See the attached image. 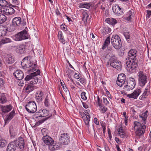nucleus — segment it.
Here are the masks:
<instances>
[{
	"mask_svg": "<svg viewBox=\"0 0 151 151\" xmlns=\"http://www.w3.org/2000/svg\"><path fill=\"white\" fill-rule=\"evenodd\" d=\"M137 51L134 49L131 50L128 52V57L126 58L125 67L130 73L137 71L136 68L138 66L137 60L136 59Z\"/></svg>",
	"mask_w": 151,
	"mask_h": 151,
	"instance_id": "obj_1",
	"label": "nucleus"
},
{
	"mask_svg": "<svg viewBox=\"0 0 151 151\" xmlns=\"http://www.w3.org/2000/svg\"><path fill=\"white\" fill-rule=\"evenodd\" d=\"M139 118L141 119L140 122L134 121V125L135 129L136 128L135 131L136 135L140 137L142 136L145 133L146 129V126L145 124L146 123L147 117L145 116V114H142L139 115Z\"/></svg>",
	"mask_w": 151,
	"mask_h": 151,
	"instance_id": "obj_2",
	"label": "nucleus"
},
{
	"mask_svg": "<svg viewBox=\"0 0 151 151\" xmlns=\"http://www.w3.org/2000/svg\"><path fill=\"white\" fill-rule=\"evenodd\" d=\"M106 65V66L109 67L111 66L119 70L121 69V63L119 62L117 57L115 55H112L111 56Z\"/></svg>",
	"mask_w": 151,
	"mask_h": 151,
	"instance_id": "obj_3",
	"label": "nucleus"
},
{
	"mask_svg": "<svg viewBox=\"0 0 151 151\" xmlns=\"http://www.w3.org/2000/svg\"><path fill=\"white\" fill-rule=\"evenodd\" d=\"M111 43L116 49H119L122 47V44L120 38L117 35L112 36L111 39Z\"/></svg>",
	"mask_w": 151,
	"mask_h": 151,
	"instance_id": "obj_4",
	"label": "nucleus"
},
{
	"mask_svg": "<svg viewBox=\"0 0 151 151\" xmlns=\"http://www.w3.org/2000/svg\"><path fill=\"white\" fill-rule=\"evenodd\" d=\"M25 109L28 112L34 113L36 111L37 107L36 103L34 101H31L26 105Z\"/></svg>",
	"mask_w": 151,
	"mask_h": 151,
	"instance_id": "obj_5",
	"label": "nucleus"
},
{
	"mask_svg": "<svg viewBox=\"0 0 151 151\" xmlns=\"http://www.w3.org/2000/svg\"><path fill=\"white\" fill-rule=\"evenodd\" d=\"M138 75L139 86L141 87L144 86L147 82V76L142 71L139 72Z\"/></svg>",
	"mask_w": 151,
	"mask_h": 151,
	"instance_id": "obj_6",
	"label": "nucleus"
},
{
	"mask_svg": "<svg viewBox=\"0 0 151 151\" xmlns=\"http://www.w3.org/2000/svg\"><path fill=\"white\" fill-rule=\"evenodd\" d=\"M70 138L68 134L64 133L60 135L59 140L61 143L66 145L69 143Z\"/></svg>",
	"mask_w": 151,
	"mask_h": 151,
	"instance_id": "obj_7",
	"label": "nucleus"
},
{
	"mask_svg": "<svg viewBox=\"0 0 151 151\" xmlns=\"http://www.w3.org/2000/svg\"><path fill=\"white\" fill-rule=\"evenodd\" d=\"M49 115V117L51 116V114H50L49 111L46 109H44L39 110L38 112L36 113L35 116V118H38L39 117H45Z\"/></svg>",
	"mask_w": 151,
	"mask_h": 151,
	"instance_id": "obj_8",
	"label": "nucleus"
},
{
	"mask_svg": "<svg viewBox=\"0 0 151 151\" xmlns=\"http://www.w3.org/2000/svg\"><path fill=\"white\" fill-rule=\"evenodd\" d=\"M130 79L127 84L124 86V89L127 91H130L133 89L135 86L136 83L134 82V78H131Z\"/></svg>",
	"mask_w": 151,
	"mask_h": 151,
	"instance_id": "obj_9",
	"label": "nucleus"
},
{
	"mask_svg": "<svg viewBox=\"0 0 151 151\" xmlns=\"http://www.w3.org/2000/svg\"><path fill=\"white\" fill-rule=\"evenodd\" d=\"M46 135L42 137V140L46 144V145L49 146H51L54 143V141L53 139L50 137L48 136L46 134L43 133V135Z\"/></svg>",
	"mask_w": 151,
	"mask_h": 151,
	"instance_id": "obj_10",
	"label": "nucleus"
},
{
	"mask_svg": "<svg viewBox=\"0 0 151 151\" xmlns=\"http://www.w3.org/2000/svg\"><path fill=\"white\" fill-rule=\"evenodd\" d=\"M141 92L142 91L141 89L137 88L135 89L132 93L130 94H127V97L130 98L137 99Z\"/></svg>",
	"mask_w": 151,
	"mask_h": 151,
	"instance_id": "obj_11",
	"label": "nucleus"
},
{
	"mask_svg": "<svg viewBox=\"0 0 151 151\" xmlns=\"http://www.w3.org/2000/svg\"><path fill=\"white\" fill-rule=\"evenodd\" d=\"M113 12L117 15L122 14L124 13L123 9L120 8L119 6L117 4H114L112 6V8Z\"/></svg>",
	"mask_w": 151,
	"mask_h": 151,
	"instance_id": "obj_12",
	"label": "nucleus"
},
{
	"mask_svg": "<svg viewBox=\"0 0 151 151\" xmlns=\"http://www.w3.org/2000/svg\"><path fill=\"white\" fill-rule=\"evenodd\" d=\"M79 113L83 120L86 125L87 127H88L89 126V122L90 121V118L89 114L88 115L87 114L86 115L83 112H80Z\"/></svg>",
	"mask_w": 151,
	"mask_h": 151,
	"instance_id": "obj_13",
	"label": "nucleus"
},
{
	"mask_svg": "<svg viewBox=\"0 0 151 151\" xmlns=\"http://www.w3.org/2000/svg\"><path fill=\"white\" fill-rule=\"evenodd\" d=\"M28 58L27 57L24 58L22 60L21 62V65L23 68H29L31 67L32 63L28 60Z\"/></svg>",
	"mask_w": 151,
	"mask_h": 151,
	"instance_id": "obj_14",
	"label": "nucleus"
},
{
	"mask_svg": "<svg viewBox=\"0 0 151 151\" xmlns=\"http://www.w3.org/2000/svg\"><path fill=\"white\" fill-rule=\"evenodd\" d=\"M3 11L7 15L13 14L15 12L14 10L12 7L9 6H4Z\"/></svg>",
	"mask_w": 151,
	"mask_h": 151,
	"instance_id": "obj_15",
	"label": "nucleus"
},
{
	"mask_svg": "<svg viewBox=\"0 0 151 151\" xmlns=\"http://www.w3.org/2000/svg\"><path fill=\"white\" fill-rule=\"evenodd\" d=\"M6 64H11L14 62V56L11 54L6 55L5 60Z\"/></svg>",
	"mask_w": 151,
	"mask_h": 151,
	"instance_id": "obj_16",
	"label": "nucleus"
},
{
	"mask_svg": "<svg viewBox=\"0 0 151 151\" xmlns=\"http://www.w3.org/2000/svg\"><path fill=\"white\" fill-rule=\"evenodd\" d=\"M14 141L15 142L17 146H18L20 149H23L24 148V139L22 137H19L17 139L14 140Z\"/></svg>",
	"mask_w": 151,
	"mask_h": 151,
	"instance_id": "obj_17",
	"label": "nucleus"
},
{
	"mask_svg": "<svg viewBox=\"0 0 151 151\" xmlns=\"http://www.w3.org/2000/svg\"><path fill=\"white\" fill-rule=\"evenodd\" d=\"M17 147V145H16L15 141H13L10 143L8 145L6 150L7 151H15Z\"/></svg>",
	"mask_w": 151,
	"mask_h": 151,
	"instance_id": "obj_18",
	"label": "nucleus"
},
{
	"mask_svg": "<svg viewBox=\"0 0 151 151\" xmlns=\"http://www.w3.org/2000/svg\"><path fill=\"white\" fill-rule=\"evenodd\" d=\"M14 76L18 80H21L24 77L22 71L19 70H17L13 73Z\"/></svg>",
	"mask_w": 151,
	"mask_h": 151,
	"instance_id": "obj_19",
	"label": "nucleus"
},
{
	"mask_svg": "<svg viewBox=\"0 0 151 151\" xmlns=\"http://www.w3.org/2000/svg\"><path fill=\"white\" fill-rule=\"evenodd\" d=\"M40 73V71L39 70H37V71L35 72L31 73L30 75H27L25 78L26 81H27L31 79H33L32 78L37 75H39Z\"/></svg>",
	"mask_w": 151,
	"mask_h": 151,
	"instance_id": "obj_20",
	"label": "nucleus"
},
{
	"mask_svg": "<svg viewBox=\"0 0 151 151\" xmlns=\"http://www.w3.org/2000/svg\"><path fill=\"white\" fill-rule=\"evenodd\" d=\"M149 89L150 87L148 86L145 88L143 93L139 97L140 99L143 100L147 97L149 93Z\"/></svg>",
	"mask_w": 151,
	"mask_h": 151,
	"instance_id": "obj_21",
	"label": "nucleus"
},
{
	"mask_svg": "<svg viewBox=\"0 0 151 151\" xmlns=\"http://www.w3.org/2000/svg\"><path fill=\"white\" fill-rule=\"evenodd\" d=\"M43 93L41 91H39L37 92L35 98L38 102H40L42 101L43 98Z\"/></svg>",
	"mask_w": 151,
	"mask_h": 151,
	"instance_id": "obj_22",
	"label": "nucleus"
},
{
	"mask_svg": "<svg viewBox=\"0 0 151 151\" xmlns=\"http://www.w3.org/2000/svg\"><path fill=\"white\" fill-rule=\"evenodd\" d=\"M118 135L121 138H126L127 137V133L124 131L122 127H121L118 129Z\"/></svg>",
	"mask_w": 151,
	"mask_h": 151,
	"instance_id": "obj_23",
	"label": "nucleus"
},
{
	"mask_svg": "<svg viewBox=\"0 0 151 151\" xmlns=\"http://www.w3.org/2000/svg\"><path fill=\"white\" fill-rule=\"evenodd\" d=\"M8 28L6 26H0V36H5Z\"/></svg>",
	"mask_w": 151,
	"mask_h": 151,
	"instance_id": "obj_24",
	"label": "nucleus"
},
{
	"mask_svg": "<svg viewBox=\"0 0 151 151\" xmlns=\"http://www.w3.org/2000/svg\"><path fill=\"white\" fill-rule=\"evenodd\" d=\"M27 30V28L26 27L24 30L20 32L23 40L27 39L29 37V35Z\"/></svg>",
	"mask_w": 151,
	"mask_h": 151,
	"instance_id": "obj_25",
	"label": "nucleus"
},
{
	"mask_svg": "<svg viewBox=\"0 0 151 151\" xmlns=\"http://www.w3.org/2000/svg\"><path fill=\"white\" fill-rule=\"evenodd\" d=\"M21 22V19L20 17H15L12 20V24L15 26L20 25Z\"/></svg>",
	"mask_w": 151,
	"mask_h": 151,
	"instance_id": "obj_26",
	"label": "nucleus"
},
{
	"mask_svg": "<svg viewBox=\"0 0 151 151\" xmlns=\"http://www.w3.org/2000/svg\"><path fill=\"white\" fill-rule=\"evenodd\" d=\"M15 111L13 110L11 112L9 113L6 117V119L5 120V123L9 121L12 119L13 117L15 116Z\"/></svg>",
	"mask_w": 151,
	"mask_h": 151,
	"instance_id": "obj_27",
	"label": "nucleus"
},
{
	"mask_svg": "<svg viewBox=\"0 0 151 151\" xmlns=\"http://www.w3.org/2000/svg\"><path fill=\"white\" fill-rule=\"evenodd\" d=\"M2 110L4 113H6L12 109V106L11 105H7L6 106H2Z\"/></svg>",
	"mask_w": 151,
	"mask_h": 151,
	"instance_id": "obj_28",
	"label": "nucleus"
},
{
	"mask_svg": "<svg viewBox=\"0 0 151 151\" xmlns=\"http://www.w3.org/2000/svg\"><path fill=\"white\" fill-rule=\"evenodd\" d=\"M133 10L129 11L127 14V17H126L125 19L128 21L130 22L131 21L132 17H133Z\"/></svg>",
	"mask_w": 151,
	"mask_h": 151,
	"instance_id": "obj_29",
	"label": "nucleus"
},
{
	"mask_svg": "<svg viewBox=\"0 0 151 151\" xmlns=\"http://www.w3.org/2000/svg\"><path fill=\"white\" fill-rule=\"evenodd\" d=\"M34 90V86L33 85L30 83V82L29 84L25 88L26 92L28 93L31 92L32 91Z\"/></svg>",
	"mask_w": 151,
	"mask_h": 151,
	"instance_id": "obj_30",
	"label": "nucleus"
},
{
	"mask_svg": "<svg viewBox=\"0 0 151 151\" xmlns=\"http://www.w3.org/2000/svg\"><path fill=\"white\" fill-rule=\"evenodd\" d=\"M106 22L109 24L111 25H114L117 23L116 20L115 19L112 18L106 19Z\"/></svg>",
	"mask_w": 151,
	"mask_h": 151,
	"instance_id": "obj_31",
	"label": "nucleus"
},
{
	"mask_svg": "<svg viewBox=\"0 0 151 151\" xmlns=\"http://www.w3.org/2000/svg\"><path fill=\"white\" fill-rule=\"evenodd\" d=\"M17 51L20 54H22L25 52V46L24 45H20Z\"/></svg>",
	"mask_w": 151,
	"mask_h": 151,
	"instance_id": "obj_32",
	"label": "nucleus"
},
{
	"mask_svg": "<svg viewBox=\"0 0 151 151\" xmlns=\"http://www.w3.org/2000/svg\"><path fill=\"white\" fill-rule=\"evenodd\" d=\"M110 37L109 36L107 37L102 47L103 50L105 49L110 43Z\"/></svg>",
	"mask_w": 151,
	"mask_h": 151,
	"instance_id": "obj_33",
	"label": "nucleus"
},
{
	"mask_svg": "<svg viewBox=\"0 0 151 151\" xmlns=\"http://www.w3.org/2000/svg\"><path fill=\"white\" fill-rule=\"evenodd\" d=\"M14 39L16 41H21L23 40L20 32L15 35L14 37Z\"/></svg>",
	"mask_w": 151,
	"mask_h": 151,
	"instance_id": "obj_34",
	"label": "nucleus"
},
{
	"mask_svg": "<svg viewBox=\"0 0 151 151\" xmlns=\"http://www.w3.org/2000/svg\"><path fill=\"white\" fill-rule=\"evenodd\" d=\"M91 4L90 3H81L80 5V8H85L87 9L90 8V7Z\"/></svg>",
	"mask_w": 151,
	"mask_h": 151,
	"instance_id": "obj_35",
	"label": "nucleus"
},
{
	"mask_svg": "<svg viewBox=\"0 0 151 151\" xmlns=\"http://www.w3.org/2000/svg\"><path fill=\"white\" fill-rule=\"evenodd\" d=\"M51 99V96L50 95H47L45 99V104L46 106H48L49 105V102Z\"/></svg>",
	"mask_w": 151,
	"mask_h": 151,
	"instance_id": "obj_36",
	"label": "nucleus"
},
{
	"mask_svg": "<svg viewBox=\"0 0 151 151\" xmlns=\"http://www.w3.org/2000/svg\"><path fill=\"white\" fill-rule=\"evenodd\" d=\"M6 20V16L1 13H0V24H1L5 22Z\"/></svg>",
	"mask_w": 151,
	"mask_h": 151,
	"instance_id": "obj_37",
	"label": "nucleus"
},
{
	"mask_svg": "<svg viewBox=\"0 0 151 151\" xmlns=\"http://www.w3.org/2000/svg\"><path fill=\"white\" fill-rule=\"evenodd\" d=\"M58 37L59 39L63 44H64L65 43V40L64 39V37L62 35V32L60 31H59L58 32Z\"/></svg>",
	"mask_w": 151,
	"mask_h": 151,
	"instance_id": "obj_38",
	"label": "nucleus"
},
{
	"mask_svg": "<svg viewBox=\"0 0 151 151\" xmlns=\"http://www.w3.org/2000/svg\"><path fill=\"white\" fill-rule=\"evenodd\" d=\"M111 29L108 27H105L102 30V32L104 35H105L110 32Z\"/></svg>",
	"mask_w": 151,
	"mask_h": 151,
	"instance_id": "obj_39",
	"label": "nucleus"
},
{
	"mask_svg": "<svg viewBox=\"0 0 151 151\" xmlns=\"http://www.w3.org/2000/svg\"><path fill=\"white\" fill-rule=\"evenodd\" d=\"M125 80H122V79L117 78V80L116 81V84L119 86L121 87L124 83Z\"/></svg>",
	"mask_w": 151,
	"mask_h": 151,
	"instance_id": "obj_40",
	"label": "nucleus"
},
{
	"mask_svg": "<svg viewBox=\"0 0 151 151\" xmlns=\"http://www.w3.org/2000/svg\"><path fill=\"white\" fill-rule=\"evenodd\" d=\"M108 50L109 51V52L107 55V56L110 57L112 56V55H115L114 54V50L113 49H112L111 47H109L108 48Z\"/></svg>",
	"mask_w": 151,
	"mask_h": 151,
	"instance_id": "obj_41",
	"label": "nucleus"
},
{
	"mask_svg": "<svg viewBox=\"0 0 151 151\" xmlns=\"http://www.w3.org/2000/svg\"><path fill=\"white\" fill-rule=\"evenodd\" d=\"M6 100L5 96L4 94L0 95V103L3 104L6 102Z\"/></svg>",
	"mask_w": 151,
	"mask_h": 151,
	"instance_id": "obj_42",
	"label": "nucleus"
},
{
	"mask_svg": "<svg viewBox=\"0 0 151 151\" xmlns=\"http://www.w3.org/2000/svg\"><path fill=\"white\" fill-rule=\"evenodd\" d=\"M83 17L82 18V20L84 21V22H86L89 17L88 14L86 12H83Z\"/></svg>",
	"mask_w": 151,
	"mask_h": 151,
	"instance_id": "obj_43",
	"label": "nucleus"
},
{
	"mask_svg": "<svg viewBox=\"0 0 151 151\" xmlns=\"http://www.w3.org/2000/svg\"><path fill=\"white\" fill-rule=\"evenodd\" d=\"M12 42L11 40L8 38H5L1 40V42L3 44H5Z\"/></svg>",
	"mask_w": 151,
	"mask_h": 151,
	"instance_id": "obj_44",
	"label": "nucleus"
},
{
	"mask_svg": "<svg viewBox=\"0 0 151 151\" xmlns=\"http://www.w3.org/2000/svg\"><path fill=\"white\" fill-rule=\"evenodd\" d=\"M39 79L37 78H34L31 81H30V83L32 85L37 83L39 81Z\"/></svg>",
	"mask_w": 151,
	"mask_h": 151,
	"instance_id": "obj_45",
	"label": "nucleus"
},
{
	"mask_svg": "<svg viewBox=\"0 0 151 151\" xmlns=\"http://www.w3.org/2000/svg\"><path fill=\"white\" fill-rule=\"evenodd\" d=\"M124 35L127 41H129V32H124Z\"/></svg>",
	"mask_w": 151,
	"mask_h": 151,
	"instance_id": "obj_46",
	"label": "nucleus"
},
{
	"mask_svg": "<svg viewBox=\"0 0 151 151\" xmlns=\"http://www.w3.org/2000/svg\"><path fill=\"white\" fill-rule=\"evenodd\" d=\"M30 68H31L30 69V71L32 72L36 70V65L35 64H33L32 63V65Z\"/></svg>",
	"mask_w": 151,
	"mask_h": 151,
	"instance_id": "obj_47",
	"label": "nucleus"
},
{
	"mask_svg": "<svg viewBox=\"0 0 151 151\" xmlns=\"http://www.w3.org/2000/svg\"><path fill=\"white\" fill-rule=\"evenodd\" d=\"M100 110L102 113H105L107 110V108L105 106L103 107L101 104V107H100Z\"/></svg>",
	"mask_w": 151,
	"mask_h": 151,
	"instance_id": "obj_48",
	"label": "nucleus"
},
{
	"mask_svg": "<svg viewBox=\"0 0 151 151\" xmlns=\"http://www.w3.org/2000/svg\"><path fill=\"white\" fill-rule=\"evenodd\" d=\"M81 98L84 100H85L87 99V98L86 96V93L84 92H82L81 93Z\"/></svg>",
	"mask_w": 151,
	"mask_h": 151,
	"instance_id": "obj_49",
	"label": "nucleus"
},
{
	"mask_svg": "<svg viewBox=\"0 0 151 151\" xmlns=\"http://www.w3.org/2000/svg\"><path fill=\"white\" fill-rule=\"evenodd\" d=\"M117 78L122 79V80H125V76L124 74L123 73L120 74L118 75V76L117 77Z\"/></svg>",
	"mask_w": 151,
	"mask_h": 151,
	"instance_id": "obj_50",
	"label": "nucleus"
},
{
	"mask_svg": "<svg viewBox=\"0 0 151 151\" xmlns=\"http://www.w3.org/2000/svg\"><path fill=\"white\" fill-rule=\"evenodd\" d=\"M69 84L70 87L72 89H74L75 88V84L73 81L71 82H69Z\"/></svg>",
	"mask_w": 151,
	"mask_h": 151,
	"instance_id": "obj_51",
	"label": "nucleus"
},
{
	"mask_svg": "<svg viewBox=\"0 0 151 151\" xmlns=\"http://www.w3.org/2000/svg\"><path fill=\"white\" fill-rule=\"evenodd\" d=\"M9 130L10 134H13L15 132V128H14L13 126H11L9 127Z\"/></svg>",
	"mask_w": 151,
	"mask_h": 151,
	"instance_id": "obj_52",
	"label": "nucleus"
},
{
	"mask_svg": "<svg viewBox=\"0 0 151 151\" xmlns=\"http://www.w3.org/2000/svg\"><path fill=\"white\" fill-rule=\"evenodd\" d=\"M45 120H46V119H43L41 120H40L37 122V125H39L40 124H41Z\"/></svg>",
	"mask_w": 151,
	"mask_h": 151,
	"instance_id": "obj_53",
	"label": "nucleus"
},
{
	"mask_svg": "<svg viewBox=\"0 0 151 151\" xmlns=\"http://www.w3.org/2000/svg\"><path fill=\"white\" fill-rule=\"evenodd\" d=\"M55 13L57 15L60 16L61 15V13L57 7V8L55 10Z\"/></svg>",
	"mask_w": 151,
	"mask_h": 151,
	"instance_id": "obj_54",
	"label": "nucleus"
},
{
	"mask_svg": "<svg viewBox=\"0 0 151 151\" xmlns=\"http://www.w3.org/2000/svg\"><path fill=\"white\" fill-rule=\"evenodd\" d=\"M4 81L3 79L0 78V88L2 87L4 85Z\"/></svg>",
	"mask_w": 151,
	"mask_h": 151,
	"instance_id": "obj_55",
	"label": "nucleus"
},
{
	"mask_svg": "<svg viewBox=\"0 0 151 151\" xmlns=\"http://www.w3.org/2000/svg\"><path fill=\"white\" fill-rule=\"evenodd\" d=\"M103 101L104 103L106 105H107L109 103V102L107 100V99L106 98H103Z\"/></svg>",
	"mask_w": 151,
	"mask_h": 151,
	"instance_id": "obj_56",
	"label": "nucleus"
},
{
	"mask_svg": "<svg viewBox=\"0 0 151 151\" xmlns=\"http://www.w3.org/2000/svg\"><path fill=\"white\" fill-rule=\"evenodd\" d=\"M74 77L75 78L78 79L80 77V76H79V74L78 73H76L74 75Z\"/></svg>",
	"mask_w": 151,
	"mask_h": 151,
	"instance_id": "obj_57",
	"label": "nucleus"
},
{
	"mask_svg": "<svg viewBox=\"0 0 151 151\" xmlns=\"http://www.w3.org/2000/svg\"><path fill=\"white\" fill-rule=\"evenodd\" d=\"M97 103L98 104V105L100 107H101V101L100 100V99L98 96H97Z\"/></svg>",
	"mask_w": 151,
	"mask_h": 151,
	"instance_id": "obj_58",
	"label": "nucleus"
},
{
	"mask_svg": "<svg viewBox=\"0 0 151 151\" xmlns=\"http://www.w3.org/2000/svg\"><path fill=\"white\" fill-rule=\"evenodd\" d=\"M79 81L81 83L83 84L86 82V80L83 78H81L80 79Z\"/></svg>",
	"mask_w": 151,
	"mask_h": 151,
	"instance_id": "obj_59",
	"label": "nucleus"
},
{
	"mask_svg": "<svg viewBox=\"0 0 151 151\" xmlns=\"http://www.w3.org/2000/svg\"><path fill=\"white\" fill-rule=\"evenodd\" d=\"M115 140L116 142L118 144H119L121 143V141L119 139L116 137L115 138Z\"/></svg>",
	"mask_w": 151,
	"mask_h": 151,
	"instance_id": "obj_60",
	"label": "nucleus"
},
{
	"mask_svg": "<svg viewBox=\"0 0 151 151\" xmlns=\"http://www.w3.org/2000/svg\"><path fill=\"white\" fill-rule=\"evenodd\" d=\"M101 125L102 127V128H106V124L103 122H101Z\"/></svg>",
	"mask_w": 151,
	"mask_h": 151,
	"instance_id": "obj_61",
	"label": "nucleus"
},
{
	"mask_svg": "<svg viewBox=\"0 0 151 151\" xmlns=\"http://www.w3.org/2000/svg\"><path fill=\"white\" fill-rule=\"evenodd\" d=\"M95 123L97 125L99 124V122L98 121V120L96 118H95L94 119Z\"/></svg>",
	"mask_w": 151,
	"mask_h": 151,
	"instance_id": "obj_62",
	"label": "nucleus"
},
{
	"mask_svg": "<svg viewBox=\"0 0 151 151\" xmlns=\"http://www.w3.org/2000/svg\"><path fill=\"white\" fill-rule=\"evenodd\" d=\"M104 148L106 151H109V147L107 145H105Z\"/></svg>",
	"mask_w": 151,
	"mask_h": 151,
	"instance_id": "obj_63",
	"label": "nucleus"
},
{
	"mask_svg": "<svg viewBox=\"0 0 151 151\" xmlns=\"http://www.w3.org/2000/svg\"><path fill=\"white\" fill-rule=\"evenodd\" d=\"M61 28L64 31H67V29L64 26L62 25L61 26Z\"/></svg>",
	"mask_w": 151,
	"mask_h": 151,
	"instance_id": "obj_64",
	"label": "nucleus"
}]
</instances>
